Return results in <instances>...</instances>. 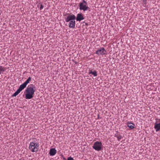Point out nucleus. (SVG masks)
I'll list each match as a JSON object with an SVG mask.
<instances>
[{"label": "nucleus", "mask_w": 160, "mask_h": 160, "mask_svg": "<svg viewBox=\"0 0 160 160\" xmlns=\"http://www.w3.org/2000/svg\"><path fill=\"white\" fill-rule=\"evenodd\" d=\"M154 128L155 129L156 132L160 131V123H155Z\"/></svg>", "instance_id": "nucleus-10"}, {"label": "nucleus", "mask_w": 160, "mask_h": 160, "mask_svg": "<svg viewBox=\"0 0 160 160\" xmlns=\"http://www.w3.org/2000/svg\"><path fill=\"white\" fill-rule=\"evenodd\" d=\"M76 17L74 15H70L68 16L65 18V21L66 22H68L69 21V27L70 28H74L75 27Z\"/></svg>", "instance_id": "nucleus-2"}, {"label": "nucleus", "mask_w": 160, "mask_h": 160, "mask_svg": "<svg viewBox=\"0 0 160 160\" xmlns=\"http://www.w3.org/2000/svg\"><path fill=\"white\" fill-rule=\"evenodd\" d=\"M128 126L131 129H132L134 128L135 125L133 123H131L130 122L128 123L127 124Z\"/></svg>", "instance_id": "nucleus-11"}, {"label": "nucleus", "mask_w": 160, "mask_h": 160, "mask_svg": "<svg viewBox=\"0 0 160 160\" xmlns=\"http://www.w3.org/2000/svg\"><path fill=\"white\" fill-rule=\"evenodd\" d=\"M86 4L84 5L83 2L79 3V8L81 10H83L84 11H86L88 8V7L86 6Z\"/></svg>", "instance_id": "nucleus-7"}, {"label": "nucleus", "mask_w": 160, "mask_h": 160, "mask_svg": "<svg viewBox=\"0 0 160 160\" xmlns=\"http://www.w3.org/2000/svg\"><path fill=\"white\" fill-rule=\"evenodd\" d=\"M35 85L33 84L28 86L25 92L26 93L25 98L26 99H31L33 97V95L35 92Z\"/></svg>", "instance_id": "nucleus-1"}, {"label": "nucleus", "mask_w": 160, "mask_h": 160, "mask_svg": "<svg viewBox=\"0 0 160 160\" xmlns=\"http://www.w3.org/2000/svg\"><path fill=\"white\" fill-rule=\"evenodd\" d=\"M31 78L29 77L27 80L22 84L20 85L19 88L18 89L20 92L24 89L26 86L27 85L31 80Z\"/></svg>", "instance_id": "nucleus-4"}, {"label": "nucleus", "mask_w": 160, "mask_h": 160, "mask_svg": "<svg viewBox=\"0 0 160 160\" xmlns=\"http://www.w3.org/2000/svg\"><path fill=\"white\" fill-rule=\"evenodd\" d=\"M57 151L55 148H51L50 150L49 154L51 156H54L56 153Z\"/></svg>", "instance_id": "nucleus-9"}, {"label": "nucleus", "mask_w": 160, "mask_h": 160, "mask_svg": "<svg viewBox=\"0 0 160 160\" xmlns=\"http://www.w3.org/2000/svg\"><path fill=\"white\" fill-rule=\"evenodd\" d=\"M5 71L4 68L2 66H0V74H1V72H4Z\"/></svg>", "instance_id": "nucleus-14"}, {"label": "nucleus", "mask_w": 160, "mask_h": 160, "mask_svg": "<svg viewBox=\"0 0 160 160\" xmlns=\"http://www.w3.org/2000/svg\"><path fill=\"white\" fill-rule=\"evenodd\" d=\"M82 2H83L86 5H87V2L86 1H85L84 0H82Z\"/></svg>", "instance_id": "nucleus-18"}, {"label": "nucleus", "mask_w": 160, "mask_h": 160, "mask_svg": "<svg viewBox=\"0 0 160 160\" xmlns=\"http://www.w3.org/2000/svg\"><path fill=\"white\" fill-rule=\"evenodd\" d=\"M88 73L89 74H92L95 77L97 76V72L96 71H94L93 72H92V70H90Z\"/></svg>", "instance_id": "nucleus-12"}, {"label": "nucleus", "mask_w": 160, "mask_h": 160, "mask_svg": "<svg viewBox=\"0 0 160 160\" xmlns=\"http://www.w3.org/2000/svg\"><path fill=\"white\" fill-rule=\"evenodd\" d=\"M116 137L118 139V140L119 141L122 138V137L121 135H119L118 136H117Z\"/></svg>", "instance_id": "nucleus-15"}, {"label": "nucleus", "mask_w": 160, "mask_h": 160, "mask_svg": "<svg viewBox=\"0 0 160 160\" xmlns=\"http://www.w3.org/2000/svg\"><path fill=\"white\" fill-rule=\"evenodd\" d=\"M84 19V18L82 14L81 13H78L77 14L76 18V20L77 21H80L81 20H83Z\"/></svg>", "instance_id": "nucleus-8"}, {"label": "nucleus", "mask_w": 160, "mask_h": 160, "mask_svg": "<svg viewBox=\"0 0 160 160\" xmlns=\"http://www.w3.org/2000/svg\"><path fill=\"white\" fill-rule=\"evenodd\" d=\"M20 91L18 89L17 91L12 95V97H16L20 92Z\"/></svg>", "instance_id": "nucleus-13"}, {"label": "nucleus", "mask_w": 160, "mask_h": 160, "mask_svg": "<svg viewBox=\"0 0 160 160\" xmlns=\"http://www.w3.org/2000/svg\"><path fill=\"white\" fill-rule=\"evenodd\" d=\"M38 143L32 142L29 144V148L32 152H37L38 151Z\"/></svg>", "instance_id": "nucleus-3"}, {"label": "nucleus", "mask_w": 160, "mask_h": 160, "mask_svg": "<svg viewBox=\"0 0 160 160\" xmlns=\"http://www.w3.org/2000/svg\"><path fill=\"white\" fill-rule=\"evenodd\" d=\"M43 5H42V4H41V5H40V10H42V9H43Z\"/></svg>", "instance_id": "nucleus-17"}, {"label": "nucleus", "mask_w": 160, "mask_h": 160, "mask_svg": "<svg viewBox=\"0 0 160 160\" xmlns=\"http://www.w3.org/2000/svg\"><path fill=\"white\" fill-rule=\"evenodd\" d=\"M102 143L98 141L95 142L93 144V148L96 150L99 151L101 149Z\"/></svg>", "instance_id": "nucleus-5"}, {"label": "nucleus", "mask_w": 160, "mask_h": 160, "mask_svg": "<svg viewBox=\"0 0 160 160\" xmlns=\"http://www.w3.org/2000/svg\"><path fill=\"white\" fill-rule=\"evenodd\" d=\"M68 160H74V159L73 158L69 157L68 158Z\"/></svg>", "instance_id": "nucleus-16"}, {"label": "nucleus", "mask_w": 160, "mask_h": 160, "mask_svg": "<svg viewBox=\"0 0 160 160\" xmlns=\"http://www.w3.org/2000/svg\"><path fill=\"white\" fill-rule=\"evenodd\" d=\"M106 51L104 48H102L98 49L96 52V54L98 55H103L106 54Z\"/></svg>", "instance_id": "nucleus-6"}]
</instances>
